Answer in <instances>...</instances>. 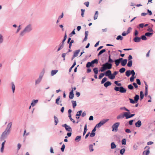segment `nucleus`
I'll return each mask as SVG.
<instances>
[{
	"mask_svg": "<svg viewBox=\"0 0 155 155\" xmlns=\"http://www.w3.org/2000/svg\"><path fill=\"white\" fill-rule=\"evenodd\" d=\"M32 26L31 24L25 26L24 29L21 32L20 36L21 37H23L25 34L29 33L32 31Z\"/></svg>",
	"mask_w": 155,
	"mask_h": 155,
	"instance_id": "f257e3e1",
	"label": "nucleus"
},
{
	"mask_svg": "<svg viewBox=\"0 0 155 155\" xmlns=\"http://www.w3.org/2000/svg\"><path fill=\"white\" fill-rule=\"evenodd\" d=\"M111 63L109 62L108 61V62L103 64L100 71L101 72H103L106 70L111 69L112 66Z\"/></svg>",
	"mask_w": 155,
	"mask_h": 155,
	"instance_id": "f03ea898",
	"label": "nucleus"
},
{
	"mask_svg": "<svg viewBox=\"0 0 155 155\" xmlns=\"http://www.w3.org/2000/svg\"><path fill=\"white\" fill-rule=\"evenodd\" d=\"M10 132L8 130H5V131L2 133L1 137L0 139L2 140H3L7 138L8 135Z\"/></svg>",
	"mask_w": 155,
	"mask_h": 155,
	"instance_id": "7ed1b4c3",
	"label": "nucleus"
},
{
	"mask_svg": "<svg viewBox=\"0 0 155 155\" xmlns=\"http://www.w3.org/2000/svg\"><path fill=\"white\" fill-rule=\"evenodd\" d=\"M120 123L117 122L113 125L111 127L112 131L117 132L118 130V128L120 125Z\"/></svg>",
	"mask_w": 155,
	"mask_h": 155,
	"instance_id": "20e7f679",
	"label": "nucleus"
},
{
	"mask_svg": "<svg viewBox=\"0 0 155 155\" xmlns=\"http://www.w3.org/2000/svg\"><path fill=\"white\" fill-rule=\"evenodd\" d=\"M108 120V119H104L101 121L97 124L95 126V127H96L97 128H99L100 127H101L102 125H103L105 123L107 122Z\"/></svg>",
	"mask_w": 155,
	"mask_h": 155,
	"instance_id": "39448f33",
	"label": "nucleus"
},
{
	"mask_svg": "<svg viewBox=\"0 0 155 155\" xmlns=\"http://www.w3.org/2000/svg\"><path fill=\"white\" fill-rule=\"evenodd\" d=\"M104 74L106 76L108 77L110 79V77L112 74L111 71L110 70H108L105 72Z\"/></svg>",
	"mask_w": 155,
	"mask_h": 155,
	"instance_id": "423d86ee",
	"label": "nucleus"
},
{
	"mask_svg": "<svg viewBox=\"0 0 155 155\" xmlns=\"http://www.w3.org/2000/svg\"><path fill=\"white\" fill-rule=\"evenodd\" d=\"M12 122L9 123L8 124L5 130L11 132V128L12 127Z\"/></svg>",
	"mask_w": 155,
	"mask_h": 155,
	"instance_id": "0eeeda50",
	"label": "nucleus"
},
{
	"mask_svg": "<svg viewBox=\"0 0 155 155\" xmlns=\"http://www.w3.org/2000/svg\"><path fill=\"white\" fill-rule=\"evenodd\" d=\"M125 117V112L123 113V114L121 113L119 115H118L117 117V119H122Z\"/></svg>",
	"mask_w": 155,
	"mask_h": 155,
	"instance_id": "6e6552de",
	"label": "nucleus"
},
{
	"mask_svg": "<svg viewBox=\"0 0 155 155\" xmlns=\"http://www.w3.org/2000/svg\"><path fill=\"white\" fill-rule=\"evenodd\" d=\"M118 73V71H115L114 73L112 74L111 75V78L110 79L111 80H113L115 78V76Z\"/></svg>",
	"mask_w": 155,
	"mask_h": 155,
	"instance_id": "1a4fd4ad",
	"label": "nucleus"
},
{
	"mask_svg": "<svg viewBox=\"0 0 155 155\" xmlns=\"http://www.w3.org/2000/svg\"><path fill=\"white\" fill-rule=\"evenodd\" d=\"M108 53L109 55L108 56V62L110 63H113L114 62V61L111 58V55L110 54V51H109L108 52Z\"/></svg>",
	"mask_w": 155,
	"mask_h": 155,
	"instance_id": "9d476101",
	"label": "nucleus"
},
{
	"mask_svg": "<svg viewBox=\"0 0 155 155\" xmlns=\"http://www.w3.org/2000/svg\"><path fill=\"white\" fill-rule=\"evenodd\" d=\"M135 125L136 127H139L141 126L142 125L141 121L140 120H138L136 123H135Z\"/></svg>",
	"mask_w": 155,
	"mask_h": 155,
	"instance_id": "9b49d317",
	"label": "nucleus"
},
{
	"mask_svg": "<svg viewBox=\"0 0 155 155\" xmlns=\"http://www.w3.org/2000/svg\"><path fill=\"white\" fill-rule=\"evenodd\" d=\"M119 91L121 93H125L126 91V89L123 87H120Z\"/></svg>",
	"mask_w": 155,
	"mask_h": 155,
	"instance_id": "f8f14e48",
	"label": "nucleus"
},
{
	"mask_svg": "<svg viewBox=\"0 0 155 155\" xmlns=\"http://www.w3.org/2000/svg\"><path fill=\"white\" fill-rule=\"evenodd\" d=\"M134 41L136 42H139L140 41L141 38L138 37H136L133 39Z\"/></svg>",
	"mask_w": 155,
	"mask_h": 155,
	"instance_id": "ddd939ff",
	"label": "nucleus"
},
{
	"mask_svg": "<svg viewBox=\"0 0 155 155\" xmlns=\"http://www.w3.org/2000/svg\"><path fill=\"white\" fill-rule=\"evenodd\" d=\"M80 51V50L79 49L76 50L74 53L73 58L77 56Z\"/></svg>",
	"mask_w": 155,
	"mask_h": 155,
	"instance_id": "4468645a",
	"label": "nucleus"
},
{
	"mask_svg": "<svg viewBox=\"0 0 155 155\" xmlns=\"http://www.w3.org/2000/svg\"><path fill=\"white\" fill-rule=\"evenodd\" d=\"M82 110H81L77 112V114H76V117L77 119H79V116L81 115L82 113Z\"/></svg>",
	"mask_w": 155,
	"mask_h": 155,
	"instance_id": "2eb2a0df",
	"label": "nucleus"
},
{
	"mask_svg": "<svg viewBox=\"0 0 155 155\" xmlns=\"http://www.w3.org/2000/svg\"><path fill=\"white\" fill-rule=\"evenodd\" d=\"M64 45H63L60 43L59 45V47L57 49V52H58L62 49L64 47Z\"/></svg>",
	"mask_w": 155,
	"mask_h": 155,
	"instance_id": "dca6fc26",
	"label": "nucleus"
},
{
	"mask_svg": "<svg viewBox=\"0 0 155 155\" xmlns=\"http://www.w3.org/2000/svg\"><path fill=\"white\" fill-rule=\"evenodd\" d=\"M127 60L126 59H125L121 61V65L122 66H124L126 65L127 63Z\"/></svg>",
	"mask_w": 155,
	"mask_h": 155,
	"instance_id": "f3484780",
	"label": "nucleus"
},
{
	"mask_svg": "<svg viewBox=\"0 0 155 155\" xmlns=\"http://www.w3.org/2000/svg\"><path fill=\"white\" fill-rule=\"evenodd\" d=\"M130 113L129 112H125V116L126 118V119H128V118H130V117H129L130 115Z\"/></svg>",
	"mask_w": 155,
	"mask_h": 155,
	"instance_id": "a211bd4d",
	"label": "nucleus"
},
{
	"mask_svg": "<svg viewBox=\"0 0 155 155\" xmlns=\"http://www.w3.org/2000/svg\"><path fill=\"white\" fill-rule=\"evenodd\" d=\"M81 136H77L75 139V141L76 142H79L81 140Z\"/></svg>",
	"mask_w": 155,
	"mask_h": 155,
	"instance_id": "6ab92c4d",
	"label": "nucleus"
},
{
	"mask_svg": "<svg viewBox=\"0 0 155 155\" xmlns=\"http://www.w3.org/2000/svg\"><path fill=\"white\" fill-rule=\"evenodd\" d=\"M111 84V83L109 81H107L104 84V86L106 87H108Z\"/></svg>",
	"mask_w": 155,
	"mask_h": 155,
	"instance_id": "aec40b11",
	"label": "nucleus"
},
{
	"mask_svg": "<svg viewBox=\"0 0 155 155\" xmlns=\"http://www.w3.org/2000/svg\"><path fill=\"white\" fill-rule=\"evenodd\" d=\"M69 97L70 99H73L74 97V94L73 92V90H72L70 92Z\"/></svg>",
	"mask_w": 155,
	"mask_h": 155,
	"instance_id": "412c9836",
	"label": "nucleus"
},
{
	"mask_svg": "<svg viewBox=\"0 0 155 155\" xmlns=\"http://www.w3.org/2000/svg\"><path fill=\"white\" fill-rule=\"evenodd\" d=\"M134 101L135 102L137 103L138 102V100L139 99V96L137 94L134 97Z\"/></svg>",
	"mask_w": 155,
	"mask_h": 155,
	"instance_id": "4be33fe9",
	"label": "nucleus"
},
{
	"mask_svg": "<svg viewBox=\"0 0 155 155\" xmlns=\"http://www.w3.org/2000/svg\"><path fill=\"white\" fill-rule=\"evenodd\" d=\"M38 101V100H33L31 103V106H32V107L34 106L35 104L37 103Z\"/></svg>",
	"mask_w": 155,
	"mask_h": 155,
	"instance_id": "5701e85b",
	"label": "nucleus"
},
{
	"mask_svg": "<svg viewBox=\"0 0 155 155\" xmlns=\"http://www.w3.org/2000/svg\"><path fill=\"white\" fill-rule=\"evenodd\" d=\"M58 70H52L51 71V75L53 76L56 74L58 72Z\"/></svg>",
	"mask_w": 155,
	"mask_h": 155,
	"instance_id": "b1692460",
	"label": "nucleus"
},
{
	"mask_svg": "<svg viewBox=\"0 0 155 155\" xmlns=\"http://www.w3.org/2000/svg\"><path fill=\"white\" fill-rule=\"evenodd\" d=\"M67 38V35L66 33V32L65 35L64 37V39H63V40H62V41L60 43V44L64 45V42L66 40V39Z\"/></svg>",
	"mask_w": 155,
	"mask_h": 155,
	"instance_id": "393cba45",
	"label": "nucleus"
},
{
	"mask_svg": "<svg viewBox=\"0 0 155 155\" xmlns=\"http://www.w3.org/2000/svg\"><path fill=\"white\" fill-rule=\"evenodd\" d=\"M45 70H43L40 73L39 78H40L41 79H42V78L43 77V75H44V74L45 73Z\"/></svg>",
	"mask_w": 155,
	"mask_h": 155,
	"instance_id": "a878e982",
	"label": "nucleus"
},
{
	"mask_svg": "<svg viewBox=\"0 0 155 155\" xmlns=\"http://www.w3.org/2000/svg\"><path fill=\"white\" fill-rule=\"evenodd\" d=\"M11 84L12 85V92L13 93H14L15 89V86L13 82H11Z\"/></svg>",
	"mask_w": 155,
	"mask_h": 155,
	"instance_id": "bb28decb",
	"label": "nucleus"
},
{
	"mask_svg": "<svg viewBox=\"0 0 155 155\" xmlns=\"http://www.w3.org/2000/svg\"><path fill=\"white\" fill-rule=\"evenodd\" d=\"M98 15V12L97 11H96L94 15V20H96L97 19Z\"/></svg>",
	"mask_w": 155,
	"mask_h": 155,
	"instance_id": "cd10ccee",
	"label": "nucleus"
},
{
	"mask_svg": "<svg viewBox=\"0 0 155 155\" xmlns=\"http://www.w3.org/2000/svg\"><path fill=\"white\" fill-rule=\"evenodd\" d=\"M42 79L38 78L37 80H36L35 81V84H38L41 82Z\"/></svg>",
	"mask_w": 155,
	"mask_h": 155,
	"instance_id": "c85d7f7f",
	"label": "nucleus"
},
{
	"mask_svg": "<svg viewBox=\"0 0 155 155\" xmlns=\"http://www.w3.org/2000/svg\"><path fill=\"white\" fill-rule=\"evenodd\" d=\"M111 148L112 149H114L116 147V145L114 142H112L111 143Z\"/></svg>",
	"mask_w": 155,
	"mask_h": 155,
	"instance_id": "c756f323",
	"label": "nucleus"
},
{
	"mask_svg": "<svg viewBox=\"0 0 155 155\" xmlns=\"http://www.w3.org/2000/svg\"><path fill=\"white\" fill-rule=\"evenodd\" d=\"M54 124L55 125H57L58 123V119L57 117L55 116H54Z\"/></svg>",
	"mask_w": 155,
	"mask_h": 155,
	"instance_id": "7c9ffc66",
	"label": "nucleus"
},
{
	"mask_svg": "<svg viewBox=\"0 0 155 155\" xmlns=\"http://www.w3.org/2000/svg\"><path fill=\"white\" fill-rule=\"evenodd\" d=\"M130 72V70L126 71L125 72L126 75L128 77H129L131 74Z\"/></svg>",
	"mask_w": 155,
	"mask_h": 155,
	"instance_id": "2f4dec72",
	"label": "nucleus"
},
{
	"mask_svg": "<svg viewBox=\"0 0 155 155\" xmlns=\"http://www.w3.org/2000/svg\"><path fill=\"white\" fill-rule=\"evenodd\" d=\"M71 102L72 104L73 107L74 108L77 105L76 102V101H72Z\"/></svg>",
	"mask_w": 155,
	"mask_h": 155,
	"instance_id": "473e14b6",
	"label": "nucleus"
},
{
	"mask_svg": "<svg viewBox=\"0 0 155 155\" xmlns=\"http://www.w3.org/2000/svg\"><path fill=\"white\" fill-rule=\"evenodd\" d=\"M132 61H129L128 62L127 66L128 67H131L132 66Z\"/></svg>",
	"mask_w": 155,
	"mask_h": 155,
	"instance_id": "72a5a7b5",
	"label": "nucleus"
},
{
	"mask_svg": "<svg viewBox=\"0 0 155 155\" xmlns=\"http://www.w3.org/2000/svg\"><path fill=\"white\" fill-rule=\"evenodd\" d=\"M140 100H141L143 98L144 94H143V92L142 91H141L140 92Z\"/></svg>",
	"mask_w": 155,
	"mask_h": 155,
	"instance_id": "f704fd0d",
	"label": "nucleus"
},
{
	"mask_svg": "<svg viewBox=\"0 0 155 155\" xmlns=\"http://www.w3.org/2000/svg\"><path fill=\"white\" fill-rule=\"evenodd\" d=\"M60 98V96H59L56 100L55 103L58 105L59 104V101Z\"/></svg>",
	"mask_w": 155,
	"mask_h": 155,
	"instance_id": "c9c22d12",
	"label": "nucleus"
},
{
	"mask_svg": "<svg viewBox=\"0 0 155 155\" xmlns=\"http://www.w3.org/2000/svg\"><path fill=\"white\" fill-rule=\"evenodd\" d=\"M93 145L92 144H90L89 145V149L90 152H92L94 150V149L93 147Z\"/></svg>",
	"mask_w": 155,
	"mask_h": 155,
	"instance_id": "e433bc0d",
	"label": "nucleus"
},
{
	"mask_svg": "<svg viewBox=\"0 0 155 155\" xmlns=\"http://www.w3.org/2000/svg\"><path fill=\"white\" fill-rule=\"evenodd\" d=\"M91 66H93L91 62H87L86 64V67L88 68L90 67Z\"/></svg>",
	"mask_w": 155,
	"mask_h": 155,
	"instance_id": "4c0bfd02",
	"label": "nucleus"
},
{
	"mask_svg": "<svg viewBox=\"0 0 155 155\" xmlns=\"http://www.w3.org/2000/svg\"><path fill=\"white\" fill-rule=\"evenodd\" d=\"M93 71L94 74H97L98 73V68H94L93 69Z\"/></svg>",
	"mask_w": 155,
	"mask_h": 155,
	"instance_id": "58836bf2",
	"label": "nucleus"
},
{
	"mask_svg": "<svg viewBox=\"0 0 155 155\" xmlns=\"http://www.w3.org/2000/svg\"><path fill=\"white\" fill-rule=\"evenodd\" d=\"M153 34L152 33L148 32L145 34V35L147 37H150Z\"/></svg>",
	"mask_w": 155,
	"mask_h": 155,
	"instance_id": "ea45409f",
	"label": "nucleus"
},
{
	"mask_svg": "<svg viewBox=\"0 0 155 155\" xmlns=\"http://www.w3.org/2000/svg\"><path fill=\"white\" fill-rule=\"evenodd\" d=\"M106 51V50L105 49H103L101 50L99 52L98 54V56H99L100 55L102 54L104 52H105Z\"/></svg>",
	"mask_w": 155,
	"mask_h": 155,
	"instance_id": "a19ab883",
	"label": "nucleus"
},
{
	"mask_svg": "<svg viewBox=\"0 0 155 155\" xmlns=\"http://www.w3.org/2000/svg\"><path fill=\"white\" fill-rule=\"evenodd\" d=\"M123 37L120 35H119L117 36L116 38V39L117 40H122L123 39Z\"/></svg>",
	"mask_w": 155,
	"mask_h": 155,
	"instance_id": "79ce46f5",
	"label": "nucleus"
},
{
	"mask_svg": "<svg viewBox=\"0 0 155 155\" xmlns=\"http://www.w3.org/2000/svg\"><path fill=\"white\" fill-rule=\"evenodd\" d=\"M91 62L92 64H97L98 63V60L97 59H95L94 60L92 61Z\"/></svg>",
	"mask_w": 155,
	"mask_h": 155,
	"instance_id": "37998d69",
	"label": "nucleus"
},
{
	"mask_svg": "<svg viewBox=\"0 0 155 155\" xmlns=\"http://www.w3.org/2000/svg\"><path fill=\"white\" fill-rule=\"evenodd\" d=\"M125 70H126V69H125V68H121L120 69V70H119V72L120 73H124V72H125Z\"/></svg>",
	"mask_w": 155,
	"mask_h": 155,
	"instance_id": "c03bdc74",
	"label": "nucleus"
},
{
	"mask_svg": "<svg viewBox=\"0 0 155 155\" xmlns=\"http://www.w3.org/2000/svg\"><path fill=\"white\" fill-rule=\"evenodd\" d=\"M114 62H115V64L116 66H118L119 65V64L120 63V61H119L117 59L115 60L114 61Z\"/></svg>",
	"mask_w": 155,
	"mask_h": 155,
	"instance_id": "a18cd8bd",
	"label": "nucleus"
},
{
	"mask_svg": "<svg viewBox=\"0 0 155 155\" xmlns=\"http://www.w3.org/2000/svg\"><path fill=\"white\" fill-rule=\"evenodd\" d=\"M120 109L121 110H126L128 112H130V111L129 110L126 108L125 107H121L120 108Z\"/></svg>",
	"mask_w": 155,
	"mask_h": 155,
	"instance_id": "49530a36",
	"label": "nucleus"
},
{
	"mask_svg": "<svg viewBox=\"0 0 155 155\" xmlns=\"http://www.w3.org/2000/svg\"><path fill=\"white\" fill-rule=\"evenodd\" d=\"M3 41V38L1 34H0V44L2 43Z\"/></svg>",
	"mask_w": 155,
	"mask_h": 155,
	"instance_id": "de8ad7c7",
	"label": "nucleus"
},
{
	"mask_svg": "<svg viewBox=\"0 0 155 155\" xmlns=\"http://www.w3.org/2000/svg\"><path fill=\"white\" fill-rule=\"evenodd\" d=\"M75 29H74L73 31H72L71 33L69 35V36L70 37H71L73 35H75Z\"/></svg>",
	"mask_w": 155,
	"mask_h": 155,
	"instance_id": "09e8293b",
	"label": "nucleus"
},
{
	"mask_svg": "<svg viewBox=\"0 0 155 155\" xmlns=\"http://www.w3.org/2000/svg\"><path fill=\"white\" fill-rule=\"evenodd\" d=\"M145 35H142L140 38H141V39L143 40H146L147 39V37Z\"/></svg>",
	"mask_w": 155,
	"mask_h": 155,
	"instance_id": "8fccbe9b",
	"label": "nucleus"
},
{
	"mask_svg": "<svg viewBox=\"0 0 155 155\" xmlns=\"http://www.w3.org/2000/svg\"><path fill=\"white\" fill-rule=\"evenodd\" d=\"M107 80V78L106 77L104 78L101 81V84H104Z\"/></svg>",
	"mask_w": 155,
	"mask_h": 155,
	"instance_id": "3c124183",
	"label": "nucleus"
},
{
	"mask_svg": "<svg viewBox=\"0 0 155 155\" xmlns=\"http://www.w3.org/2000/svg\"><path fill=\"white\" fill-rule=\"evenodd\" d=\"M121 143L122 145L126 144V140L125 138L123 139L121 141Z\"/></svg>",
	"mask_w": 155,
	"mask_h": 155,
	"instance_id": "603ef678",
	"label": "nucleus"
},
{
	"mask_svg": "<svg viewBox=\"0 0 155 155\" xmlns=\"http://www.w3.org/2000/svg\"><path fill=\"white\" fill-rule=\"evenodd\" d=\"M125 151V149L124 148L121 149L120 150V153L121 155H123Z\"/></svg>",
	"mask_w": 155,
	"mask_h": 155,
	"instance_id": "864d4df0",
	"label": "nucleus"
},
{
	"mask_svg": "<svg viewBox=\"0 0 155 155\" xmlns=\"http://www.w3.org/2000/svg\"><path fill=\"white\" fill-rule=\"evenodd\" d=\"M128 87L130 90H132L134 88V87L131 84L129 85L128 86Z\"/></svg>",
	"mask_w": 155,
	"mask_h": 155,
	"instance_id": "5fc2aeb1",
	"label": "nucleus"
},
{
	"mask_svg": "<svg viewBox=\"0 0 155 155\" xmlns=\"http://www.w3.org/2000/svg\"><path fill=\"white\" fill-rule=\"evenodd\" d=\"M62 126L64 127L66 130L68 131V125L66 124L62 125Z\"/></svg>",
	"mask_w": 155,
	"mask_h": 155,
	"instance_id": "6e6d98bb",
	"label": "nucleus"
},
{
	"mask_svg": "<svg viewBox=\"0 0 155 155\" xmlns=\"http://www.w3.org/2000/svg\"><path fill=\"white\" fill-rule=\"evenodd\" d=\"M118 81H114L115 84L116 85H117V86H121V83H118Z\"/></svg>",
	"mask_w": 155,
	"mask_h": 155,
	"instance_id": "4d7b16f0",
	"label": "nucleus"
},
{
	"mask_svg": "<svg viewBox=\"0 0 155 155\" xmlns=\"http://www.w3.org/2000/svg\"><path fill=\"white\" fill-rule=\"evenodd\" d=\"M104 75V73H101L99 76V79H101Z\"/></svg>",
	"mask_w": 155,
	"mask_h": 155,
	"instance_id": "13d9d810",
	"label": "nucleus"
},
{
	"mask_svg": "<svg viewBox=\"0 0 155 155\" xmlns=\"http://www.w3.org/2000/svg\"><path fill=\"white\" fill-rule=\"evenodd\" d=\"M21 29V25H19L18 27V29L17 30L16 33H17L19 32L20 30Z\"/></svg>",
	"mask_w": 155,
	"mask_h": 155,
	"instance_id": "bf43d9fd",
	"label": "nucleus"
},
{
	"mask_svg": "<svg viewBox=\"0 0 155 155\" xmlns=\"http://www.w3.org/2000/svg\"><path fill=\"white\" fill-rule=\"evenodd\" d=\"M130 73L132 74V76L134 77V75L135 74V73L134 70L130 71Z\"/></svg>",
	"mask_w": 155,
	"mask_h": 155,
	"instance_id": "052dcab7",
	"label": "nucleus"
},
{
	"mask_svg": "<svg viewBox=\"0 0 155 155\" xmlns=\"http://www.w3.org/2000/svg\"><path fill=\"white\" fill-rule=\"evenodd\" d=\"M85 11V10L84 9H81V16L82 17H83L84 16V12Z\"/></svg>",
	"mask_w": 155,
	"mask_h": 155,
	"instance_id": "680f3d73",
	"label": "nucleus"
},
{
	"mask_svg": "<svg viewBox=\"0 0 155 155\" xmlns=\"http://www.w3.org/2000/svg\"><path fill=\"white\" fill-rule=\"evenodd\" d=\"M67 53H63L61 55V57L63 58V60H65V57Z\"/></svg>",
	"mask_w": 155,
	"mask_h": 155,
	"instance_id": "e2e57ef3",
	"label": "nucleus"
},
{
	"mask_svg": "<svg viewBox=\"0 0 155 155\" xmlns=\"http://www.w3.org/2000/svg\"><path fill=\"white\" fill-rule=\"evenodd\" d=\"M129 99L130 101V102L131 103H132V104L136 103L135 102V101L134 100L130 98Z\"/></svg>",
	"mask_w": 155,
	"mask_h": 155,
	"instance_id": "0e129e2a",
	"label": "nucleus"
},
{
	"mask_svg": "<svg viewBox=\"0 0 155 155\" xmlns=\"http://www.w3.org/2000/svg\"><path fill=\"white\" fill-rule=\"evenodd\" d=\"M135 77L131 76L130 78V81L131 82L134 81V79L135 78Z\"/></svg>",
	"mask_w": 155,
	"mask_h": 155,
	"instance_id": "69168bd1",
	"label": "nucleus"
},
{
	"mask_svg": "<svg viewBox=\"0 0 155 155\" xmlns=\"http://www.w3.org/2000/svg\"><path fill=\"white\" fill-rule=\"evenodd\" d=\"M95 133L94 132H92L90 134V136L91 137H94L95 136Z\"/></svg>",
	"mask_w": 155,
	"mask_h": 155,
	"instance_id": "338daca9",
	"label": "nucleus"
},
{
	"mask_svg": "<svg viewBox=\"0 0 155 155\" xmlns=\"http://www.w3.org/2000/svg\"><path fill=\"white\" fill-rule=\"evenodd\" d=\"M65 148V146L64 144H63L62 146L61 147V150L62 152L64 151V149Z\"/></svg>",
	"mask_w": 155,
	"mask_h": 155,
	"instance_id": "774afa93",
	"label": "nucleus"
}]
</instances>
